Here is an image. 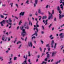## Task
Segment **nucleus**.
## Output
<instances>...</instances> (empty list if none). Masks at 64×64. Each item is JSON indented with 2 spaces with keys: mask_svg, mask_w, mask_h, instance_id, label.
Masks as SVG:
<instances>
[{
  "mask_svg": "<svg viewBox=\"0 0 64 64\" xmlns=\"http://www.w3.org/2000/svg\"><path fill=\"white\" fill-rule=\"evenodd\" d=\"M64 36V34H63L62 36H61L60 37V38L61 39V38H63V37Z\"/></svg>",
  "mask_w": 64,
  "mask_h": 64,
  "instance_id": "nucleus-24",
  "label": "nucleus"
},
{
  "mask_svg": "<svg viewBox=\"0 0 64 64\" xmlns=\"http://www.w3.org/2000/svg\"><path fill=\"white\" fill-rule=\"evenodd\" d=\"M54 38V37H52V38H50L51 40L53 39Z\"/></svg>",
  "mask_w": 64,
  "mask_h": 64,
  "instance_id": "nucleus-55",
  "label": "nucleus"
},
{
  "mask_svg": "<svg viewBox=\"0 0 64 64\" xmlns=\"http://www.w3.org/2000/svg\"><path fill=\"white\" fill-rule=\"evenodd\" d=\"M41 10L39 9L38 10V13L39 14H40L41 13Z\"/></svg>",
  "mask_w": 64,
  "mask_h": 64,
  "instance_id": "nucleus-21",
  "label": "nucleus"
},
{
  "mask_svg": "<svg viewBox=\"0 0 64 64\" xmlns=\"http://www.w3.org/2000/svg\"><path fill=\"white\" fill-rule=\"evenodd\" d=\"M16 23H14L13 24V25H14V26H15V25H16Z\"/></svg>",
  "mask_w": 64,
  "mask_h": 64,
  "instance_id": "nucleus-61",
  "label": "nucleus"
},
{
  "mask_svg": "<svg viewBox=\"0 0 64 64\" xmlns=\"http://www.w3.org/2000/svg\"><path fill=\"white\" fill-rule=\"evenodd\" d=\"M36 31L35 32L34 34L32 35V36H33L34 35H36V36H38V34H37V33H38V28H36Z\"/></svg>",
  "mask_w": 64,
  "mask_h": 64,
  "instance_id": "nucleus-2",
  "label": "nucleus"
},
{
  "mask_svg": "<svg viewBox=\"0 0 64 64\" xmlns=\"http://www.w3.org/2000/svg\"><path fill=\"white\" fill-rule=\"evenodd\" d=\"M16 7H18V4H16Z\"/></svg>",
  "mask_w": 64,
  "mask_h": 64,
  "instance_id": "nucleus-47",
  "label": "nucleus"
},
{
  "mask_svg": "<svg viewBox=\"0 0 64 64\" xmlns=\"http://www.w3.org/2000/svg\"><path fill=\"white\" fill-rule=\"evenodd\" d=\"M62 30H63V29H62L60 30L59 31H60V32H61V31H62Z\"/></svg>",
  "mask_w": 64,
  "mask_h": 64,
  "instance_id": "nucleus-58",
  "label": "nucleus"
},
{
  "mask_svg": "<svg viewBox=\"0 0 64 64\" xmlns=\"http://www.w3.org/2000/svg\"><path fill=\"white\" fill-rule=\"evenodd\" d=\"M6 34L7 36L8 35V32H7L6 33Z\"/></svg>",
  "mask_w": 64,
  "mask_h": 64,
  "instance_id": "nucleus-63",
  "label": "nucleus"
},
{
  "mask_svg": "<svg viewBox=\"0 0 64 64\" xmlns=\"http://www.w3.org/2000/svg\"><path fill=\"white\" fill-rule=\"evenodd\" d=\"M59 18L60 19H61L63 17H64V15H62L61 16V15L60 14H59Z\"/></svg>",
  "mask_w": 64,
  "mask_h": 64,
  "instance_id": "nucleus-10",
  "label": "nucleus"
},
{
  "mask_svg": "<svg viewBox=\"0 0 64 64\" xmlns=\"http://www.w3.org/2000/svg\"><path fill=\"white\" fill-rule=\"evenodd\" d=\"M16 41H17V40H16V39L15 41H14V43H15V42H16Z\"/></svg>",
  "mask_w": 64,
  "mask_h": 64,
  "instance_id": "nucleus-53",
  "label": "nucleus"
},
{
  "mask_svg": "<svg viewBox=\"0 0 64 64\" xmlns=\"http://www.w3.org/2000/svg\"><path fill=\"white\" fill-rule=\"evenodd\" d=\"M40 51H42V48L41 47L40 48Z\"/></svg>",
  "mask_w": 64,
  "mask_h": 64,
  "instance_id": "nucleus-38",
  "label": "nucleus"
},
{
  "mask_svg": "<svg viewBox=\"0 0 64 64\" xmlns=\"http://www.w3.org/2000/svg\"><path fill=\"white\" fill-rule=\"evenodd\" d=\"M0 17L2 18H4V16L2 15H0Z\"/></svg>",
  "mask_w": 64,
  "mask_h": 64,
  "instance_id": "nucleus-22",
  "label": "nucleus"
},
{
  "mask_svg": "<svg viewBox=\"0 0 64 64\" xmlns=\"http://www.w3.org/2000/svg\"><path fill=\"white\" fill-rule=\"evenodd\" d=\"M54 28H52V31H53V30H54Z\"/></svg>",
  "mask_w": 64,
  "mask_h": 64,
  "instance_id": "nucleus-64",
  "label": "nucleus"
},
{
  "mask_svg": "<svg viewBox=\"0 0 64 64\" xmlns=\"http://www.w3.org/2000/svg\"><path fill=\"white\" fill-rule=\"evenodd\" d=\"M17 59V57H14V60H16Z\"/></svg>",
  "mask_w": 64,
  "mask_h": 64,
  "instance_id": "nucleus-34",
  "label": "nucleus"
},
{
  "mask_svg": "<svg viewBox=\"0 0 64 64\" xmlns=\"http://www.w3.org/2000/svg\"><path fill=\"white\" fill-rule=\"evenodd\" d=\"M28 44L29 47H31V48L32 47V46H33V44H32V42H28Z\"/></svg>",
  "mask_w": 64,
  "mask_h": 64,
  "instance_id": "nucleus-4",
  "label": "nucleus"
},
{
  "mask_svg": "<svg viewBox=\"0 0 64 64\" xmlns=\"http://www.w3.org/2000/svg\"><path fill=\"white\" fill-rule=\"evenodd\" d=\"M25 29H26H26H29V26H26V27H25Z\"/></svg>",
  "mask_w": 64,
  "mask_h": 64,
  "instance_id": "nucleus-32",
  "label": "nucleus"
},
{
  "mask_svg": "<svg viewBox=\"0 0 64 64\" xmlns=\"http://www.w3.org/2000/svg\"><path fill=\"white\" fill-rule=\"evenodd\" d=\"M41 42H42V44H43L44 43V42L42 40H41Z\"/></svg>",
  "mask_w": 64,
  "mask_h": 64,
  "instance_id": "nucleus-46",
  "label": "nucleus"
},
{
  "mask_svg": "<svg viewBox=\"0 0 64 64\" xmlns=\"http://www.w3.org/2000/svg\"><path fill=\"white\" fill-rule=\"evenodd\" d=\"M28 56L30 57V51H28Z\"/></svg>",
  "mask_w": 64,
  "mask_h": 64,
  "instance_id": "nucleus-29",
  "label": "nucleus"
},
{
  "mask_svg": "<svg viewBox=\"0 0 64 64\" xmlns=\"http://www.w3.org/2000/svg\"><path fill=\"white\" fill-rule=\"evenodd\" d=\"M54 60H53V59H52V60L50 61L51 62H53V61Z\"/></svg>",
  "mask_w": 64,
  "mask_h": 64,
  "instance_id": "nucleus-52",
  "label": "nucleus"
},
{
  "mask_svg": "<svg viewBox=\"0 0 64 64\" xmlns=\"http://www.w3.org/2000/svg\"><path fill=\"white\" fill-rule=\"evenodd\" d=\"M57 9L58 10L59 12V13L60 14H61V13H62V11H61V10H60V8L59 6H58Z\"/></svg>",
  "mask_w": 64,
  "mask_h": 64,
  "instance_id": "nucleus-5",
  "label": "nucleus"
},
{
  "mask_svg": "<svg viewBox=\"0 0 64 64\" xmlns=\"http://www.w3.org/2000/svg\"><path fill=\"white\" fill-rule=\"evenodd\" d=\"M5 23H6V21L4 20H3L2 21L0 22V24H1L2 26H4V24H5Z\"/></svg>",
  "mask_w": 64,
  "mask_h": 64,
  "instance_id": "nucleus-1",
  "label": "nucleus"
},
{
  "mask_svg": "<svg viewBox=\"0 0 64 64\" xmlns=\"http://www.w3.org/2000/svg\"><path fill=\"white\" fill-rule=\"evenodd\" d=\"M23 28H24V26H22L20 27V29L21 30H23Z\"/></svg>",
  "mask_w": 64,
  "mask_h": 64,
  "instance_id": "nucleus-18",
  "label": "nucleus"
},
{
  "mask_svg": "<svg viewBox=\"0 0 64 64\" xmlns=\"http://www.w3.org/2000/svg\"><path fill=\"white\" fill-rule=\"evenodd\" d=\"M48 53H49V52H46V54H47V58H49V57H50V54H48Z\"/></svg>",
  "mask_w": 64,
  "mask_h": 64,
  "instance_id": "nucleus-12",
  "label": "nucleus"
},
{
  "mask_svg": "<svg viewBox=\"0 0 64 64\" xmlns=\"http://www.w3.org/2000/svg\"><path fill=\"white\" fill-rule=\"evenodd\" d=\"M54 43H55V42H54V40H52L51 45H52L51 47H52V48H53V45L54 44Z\"/></svg>",
  "mask_w": 64,
  "mask_h": 64,
  "instance_id": "nucleus-6",
  "label": "nucleus"
},
{
  "mask_svg": "<svg viewBox=\"0 0 64 64\" xmlns=\"http://www.w3.org/2000/svg\"><path fill=\"white\" fill-rule=\"evenodd\" d=\"M28 55H26V58H25V60H27V57Z\"/></svg>",
  "mask_w": 64,
  "mask_h": 64,
  "instance_id": "nucleus-28",
  "label": "nucleus"
},
{
  "mask_svg": "<svg viewBox=\"0 0 64 64\" xmlns=\"http://www.w3.org/2000/svg\"><path fill=\"white\" fill-rule=\"evenodd\" d=\"M6 6V5L5 4H4H4H2V6H4V7H5V6Z\"/></svg>",
  "mask_w": 64,
  "mask_h": 64,
  "instance_id": "nucleus-45",
  "label": "nucleus"
},
{
  "mask_svg": "<svg viewBox=\"0 0 64 64\" xmlns=\"http://www.w3.org/2000/svg\"><path fill=\"white\" fill-rule=\"evenodd\" d=\"M8 25H12V22H10V23H8Z\"/></svg>",
  "mask_w": 64,
  "mask_h": 64,
  "instance_id": "nucleus-51",
  "label": "nucleus"
},
{
  "mask_svg": "<svg viewBox=\"0 0 64 64\" xmlns=\"http://www.w3.org/2000/svg\"><path fill=\"white\" fill-rule=\"evenodd\" d=\"M19 43H21V42H20V41H19L17 43V44H18Z\"/></svg>",
  "mask_w": 64,
  "mask_h": 64,
  "instance_id": "nucleus-31",
  "label": "nucleus"
},
{
  "mask_svg": "<svg viewBox=\"0 0 64 64\" xmlns=\"http://www.w3.org/2000/svg\"><path fill=\"white\" fill-rule=\"evenodd\" d=\"M48 5H47V6H46V9H47L48 8Z\"/></svg>",
  "mask_w": 64,
  "mask_h": 64,
  "instance_id": "nucleus-39",
  "label": "nucleus"
},
{
  "mask_svg": "<svg viewBox=\"0 0 64 64\" xmlns=\"http://www.w3.org/2000/svg\"><path fill=\"white\" fill-rule=\"evenodd\" d=\"M41 33L42 34H44V32L42 31L41 32Z\"/></svg>",
  "mask_w": 64,
  "mask_h": 64,
  "instance_id": "nucleus-59",
  "label": "nucleus"
},
{
  "mask_svg": "<svg viewBox=\"0 0 64 64\" xmlns=\"http://www.w3.org/2000/svg\"><path fill=\"white\" fill-rule=\"evenodd\" d=\"M5 38H4V37H3L2 38V40L3 41H4V39Z\"/></svg>",
  "mask_w": 64,
  "mask_h": 64,
  "instance_id": "nucleus-42",
  "label": "nucleus"
},
{
  "mask_svg": "<svg viewBox=\"0 0 64 64\" xmlns=\"http://www.w3.org/2000/svg\"><path fill=\"white\" fill-rule=\"evenodd\" d=\"M52 23H51L50 24L48 28H50V27H51V26H52Z\"/></svg>",
  "mask_w": 64,
  "mask_h": 64,
  "instance_id": "nucleus-23",
  "label": "nucleus"
},
{
  "mask_svg": "<svg viewBox=\"0 0 64 64\" xmlns=\"http://www.w3.org/2000/svg\"><path fill=\"white\" fill-rule=\"evenodd\" d=\"M53 18V15L52 14H51V16L50 15L48 16V20H50V19H52Z\"/></svg>",
  "mask_w": 64,
  "mask_h": 64,
  "instance_id": "nucleus-9",
  "label": "nucleus"
},
{
  "mask_svg": "<svg viewBox=\"0 0 64 64\" xmlns=\"http://www.w3.org/2000/svg\"><path fill=\"white\" fill-rule=\"evenodd\" d=\"M10 40H11V39L10 38H8V41H10Z\"/></svg>",
  "mask_w": 64,
  "mask_h": 64,
  "instance_id": "nucleus-60",
  "label": "nucleus"
},
{
  "mask_svg": "<svg viewBox=\"0 0 64 64\" xmlns=\"http://www.w3.org/2000/svg\"><path fill=\"white\" fill-rule=\"evenodd\" d=\"M1 59H2L1 61H3V58H2V57H0V60Z\"/></svg>",
  "mask_w": 64,
  "mask_h": 64,
  "instance_id": "nucleus-43",
  "label": "nucleus"
},
{
  "mask_svg": "<svg viewBox=\"0 0 64 64\" xmlns=\"http://www.w3.org/2000/svg\"><path fill=\"white\" fill-rule=\"evenodd\" d=\"M56 53H57V52H53L52 54V57H53V56H55V54H56Z\"/></svg>",
  "mask_w": 64,
  "mask_h": 64,
  "instance_id": "nucleus-11",
  "label": "nucleus"
},
{
  "mask_svg": "<svg viewBox=\"0 0 64 64\" xmlns=\"http://www.w3.org/2000/svg\"><path fill=\"white\" fill-rule=\"evenodd\" d=\"M52 37V35H51L50 36V38H51Z\"/></svg>",
  "mask_w": 64,
  "mask_h": 64,
  "instance_id": "nucleus-62",
  "label": "nucleus"
},
{
  "mask_svg": "<svg viewBox=\"0 0 64 64\" xmlns=\"http://www.w3.org/2000/svg\"><path fill=\"white\" fill-rule=\"evenodd\" d=\"M37 2H38V0H35V3L34 4V7L36 6V4H37Z\"/></svg>",
  "mask_w": 64,
  "mask_h": 64,
  "instance_id": "nucleus-8",
  "label": "nucleus"
},
{
  "mask_svg": "<svg viewBox=\"0 0 64 64\" xmlns=\"http://www.w3.org/2000/svg\"><path fill=\"white\" fill-rule=\"evenodd\" d=\"M42 28L43 29V30H44L45 28H44V26H43L42 25Z\"/></svg>",
  "mask_w": 64,
  "mask_h": 64,
  "instance_id": "nucleus-36",
  "label": "nucleus"
},
{
  "mask_svg": "<svg viewBox=\"0 0 64 64\" xmlns=\"http://www.w3.org/2000/svg\"><path fill=\"white\" fill-rule=\"evenodd\" d=\"M52 15H54V10H52Z\"/></svg>",
  "mask_w": 64,
  "mask_h": 64,
  "instance_id": "nucleus-26",
  "label": "nucleus"
},
{
  "mask_svg": "<svg viewBox=\"0 0 64 64\" xmlns=\"http://www.w3.org/2000/svg\"><path fill=\"white\" fill-rule=\"evenodd\" d=\"M62 34H63H63H62V33H60V34L59 36H61V35H62Z\"/></svg>",
  "mask_w": 64,
  "mask_h": 64,
  "instance_id": "nucleus-50",
  "label": "nucleus"
},
{
  "mask_svg": "<svg viewBox=\"0 0 64 64\" xmlns=\"http://www.w3.org/2000/svg\"><path fill=\"white\" fill-rule=\"evenodd\" d=\"M48 51H50V48H48Z\"/></svg>",
  "mask_w": 64,
  "mask_h": 64,
  "instance_id": "nucleus-57",
  "label": "nucleus"
},
{
  "mask_svg": "<svg viewBox=\"0 0 64 64\" xmlns=\"http://www.w3.org/2000/svg\"><path fill=\"white\" fill-rule=\"evenodd\" d=\"M48 12L49 15H51V13H50V12L48 11Z\"/></svg>",
  "mask_w": 64,
  "mask_h": 64,
  "instance_id": "nucleus-48",
  "label": "nucleus"
},
{
  "mask_svg": "<svg viewBox=\"0 0 64 64\" xmlns=\"http://www.w3.org/2000/svg\"><path fill=\"white\" fill-rule=\"evenodd\" d=\"M24 13H25V12H21L20 14V15H22V16H23L24 15Z\"/></svg>",
  "mask_w": 64,
  "mask_h": 64,
  "instance_id": "nucleus-14",
  "label": "nucleus"
},
{
  "mask_svg": "<svg viewBox=\"0 0 64 64\" xmlns=\"http://www.w3.org/2000/svg\"><path fill=\"white\" fill-rule=\"evenodd\" d=\"M54 21H56L57 20L56 18H54Z\"/></svg>",
  "mask_w": 64,
  "mask_h": 64,
  "instance_id": "nucleus-40",
  "label": "nucleus"
},
{
  "mask_svg": "<svg viewBox=\"0 0 64 64\" xmlns=\"http://www.w3.org/2000/svg\"><path fill=\"white\" fill-rule=\"evenodd\" d=\"M47 21H48V20L47 19L46 20V21H45L44 20H43V22H44V24L45 23V22H46V23L45 24V25H46L48 24V22H47Z\"/></svg>",
  "mask_w": 64,
  "mask_h": 64,
  "instance_id": "nucleus-7",
  "label": "nucleus"
},
{
  "mask_svg": "<svg viewBox=\"0 0 64 64\" xmlns=\"http://www.w3.org/2000/svg\"><path fill=\"white\" fill-rule=\"evenodd\" d=\"M45 58V60H44V61H48V60H47V59H48V58Z\"/></svg>",
  "mask_w": 64,
  "mask_h": 64,
  "instance_id": "nucleus-33",
  "label": "nucleus"
},
{
  "mask_svg": "<svg viewBox=\"0 0 64 64\" xmlns=\"http://www.w3.org/2000/svg\"><path fill=\"white\" fill-rule=\"evenodd\" d=\"M56 45H57V43H55L54 46V49H55V48H56Z\"/></svg>",
  "mask_w": 64,
  "mask_h": 64,
  "instance_id": "nucleus-27",
  "label": "nucleus"
},
{
  "mask_svg": "<svg viewBox=\"0 0 64 64\" xmlns=\"http://www.w3.org/2000/svg\"><path fill=\"white\" fill-rule=\"evenodd\" d=\"M28 62H29V63H30V59H29L28 60Z\"/></svg>",
  "mask_w": 64,
  "mask_h": 64,
  "instance_id": "nucleus-49",
  "label": "nucleus"
},
{
  "mask_svg": "<svg viewBox=\"0 0 64 64\" xmlns=\"http://www.w3.org/2000/svg\"><path fill=\"white\" fill-rule=\"evenodd\" d=\"M21 46H22V45H20L19 47H18V49H20V47H21Z\"/></svg>",
  "mask_w": 64,
  "mask_h": 64,
  "instance_id": "nucleus-30",
  "label": "nucleus"
},
{
  "mask_svg": "<svg viewBox=\"0 0 64 64\" xmlns=\"http://www.w3.org/2000/svg\"><path fill=\"white\" fill-rule=\"evenodd\" d=\"M27 37H26L25 40V41H26V40H27Z\"/></svg>",
  "mask_w": 64,
  "mask_h": 64,
  "instance_id": "nucleus-41",
  "label": "nucleus"
},
{
  "mask_svg": "<svg viewBox=\"0 0 64 64\" xmlns=\"http://www.w3.org/2000/svg\"><path fill=\"white\" fill-rule=\"evenodd\" d=\"M61 60H60L58 61H57L56 62H55L54 64L55 63V64H58V63H60V62H61Z\"/></svg>",
  "mask_w": 64,
  "mask_h": 64,
  "instance_id": "nucleus-13",
  "label": "nucleus"
},
{
  "mask_svg": "<svg viewBox=\"0 0 64 64\" xmlns=\"http://www.w3.org/2000/svg\"><path fill=\"white\" fill-rule=\"evenodd\" d=\"M6 23L8 24V23H9V20H6Z\"/></svg>",
  "mask_w": 64,
  "mask_h": 64,
  "instance_id": "nucleus-37",
  "label": "nucleus"
},
{
  "mask_svg": "<svg viewBox=\"0 0 64 64\" xmlns=\"http://www.w3.org/2000/svg\"><path fill=\"white\" fill-rule=\"evenodd\" d=\"M47 18V16H43L42 17V19H46Z\"/></svg>",
  "mask_w": 64,
  "mask_h": 64,
  "instance_id": "nucleus-15",
  "label": "nucleus"
},
{
  "mask_svg": "<svg viewBox=\"0 0 64 64\" xmlns=\"http://www.w3.org/2000/svg\"><path fill=\"white\" fill-rule=\"evenodd\" d=\"M21 21L20 20L19 22V25L21 24Z\"/></svg>",
  "mask_w": 64,
  "mask_h": 64,
  "instance_id": "nucleus-44",
  "label": "nucleus"
},
{
  "mask_svg": "<svg viewBox=\"0 0 64 64\" xmlns=\"http://www.w3.org/2000/svg\"><path fill=\"white\" fill-rule=\"evenodd\" d=\"M29 25H30L31 26H32V23L30 20H29Z\"/></svg>",
  "mask_w": 64,
  "mask_h": 64,
  "instance_id": "nucleus-16",
  "label": "nucleus"
},
{
  "mask_svg": "<svg viewBox=\"0 0 64 64\" xmlns=\"http://www.w3.org/2000/svg\"><path fill=\"white\" fill-rule=\"evenodd\" d=\"M42 63L41 64H43L44 63V64H46L47 63V62H45L44 61L42 62Z\"/></svg>",
  "mask_w": 64,
  "mask_h": 64,
  "instance_id": "nucleus-25",
  "label": "nucleus"
},
{
  "mask_svg": "<svg viewBox=\"0 0 64 64\" xmlns=\"http://www.w3.org/2000/svg\"><path fill=\"white\" fill-rule=\"evenodd\" d=\"M12 61L11 60L10 62H8V63H12Z\"/></svg>",
  "mask_w": 64,
  "mask_h": 64,
  "instance_id": "nucleus-35",
  "label": "nucleus"
},
{
  "mask_svg": "<svg viewBox=\"0 0 64 64\" xmlns=\"http://www.w3.org/2000/svg\"><path fill=\"white\" fill-rule=\"evenodd\" d=\"M64 46H63L62 47V48H61V50H62V49H63V48H64Z\"/></svg>",
  "mask_w": 64,
  "mask_h": 64,
  "instance_id": "nucleus-56",
  "label": "nucleus"
},
{
  "mask_svg": "<svg viewBox=\"0 0 64 64\" xmlns=\"http://www.w3.org/2000/svg\"><path fill=\"white\" fill-rule=\"evenodd\" d=\"M25 30L24 29H23L22 30V32L21 35L22 37H24V36L25 35V34H24L26 33V32L25 31Z\"/></svg>",
  "mask_w": 64,
  "mask_h": 64,
  "instance_id": "nucleus-3",
  "label": "nucleus"
},
{
  "mask_svg": "<svg viewBox=\"0 0 64 64\" xmlns=\"http://www.w3.org/2000/svg\"><path fill=\"white\" fill-rule=\"evenodd\" d=\"M39 18H41H41H42V17L41 16H38Z\"/></svg>",
  "mask_w": 64,
  "mask_h": 64,
  "instance_id": "nucleus-54",
  "label": "nucleus"
},
{
  "mask_svg": "<svg viewBox=\"0 0 64 64\" xmlns=\"http://www.w3.org/2000/svg\"><path fill=\"white\" fill-rule=\"evenodd\" d=\"M38 21H37V22L36 24V27H39V25H38Z\"/></svg>",
  "mask_w": 64,
  "mask_h": 64,
  "instance_id": "nucleus-17",
  "label": "nucleus"
},
{
  "mask_svg": "<svg viewBox=\"0 0 64 64\" xmlns=\"http://www.w3.org/2000/svg\"><path fill=\"white\" fill-rule=\"evenodd\" d=\"M8 20L10 22V23H12V20L10 18H9L8 19Z\"/></svg>",
  "mask_w": 64,
  "mask_h": 64,
  "instance_id": "nucleus-19",
  "label": "nucleus"
},
{
  "mask_svg": "<svg viewBox=\"0 0 64 64\" xmlns=\"http://www.w3.org/2000/svg\"><path fill=\"white\" fill-rule=\"evenodd\" d=\"M29 0H27L26 2V4H29Z\"/></svg>",
  "mask_w": 64,
  "mask_h": 64,
  "instance_id": "nucleus-20",
  "label": "nucleus"
}]
</instances>
